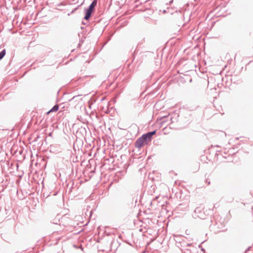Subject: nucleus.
<instances>
[{
	"label": "nucleus",
	"instance_id": "1",
	"mask_svg": "<svg viewBox=\"0 0 253 253\" xmlns=\"http://www.w3.org/2000/svg\"><path fill=\"white\" fill-rule=\"evenodd\" d=\"M151 140L152 139L148 134L146 133L136 140L135 142V146L136 148H140L144 145L147 144L149 142H151Z\"/></svg>",
	"mask_w": 253,
	"mask_h": 253
},
{
	"label": "nucleus",
	"instance_id": "2",
	"mask_svg": "<svg viewBox=\"0 0 253 253\" xmlns=\"http://www.w3.org/2000/svg\"><path fill=\"white\" fill-rule=\"evenodd\" d=\"M206 214L203 211V208L200 207L196 208L193 214V217L194 218H199L202 219H205L206 218Z\"/></svg>",
	"mask_w": 253,
	"mask_h": 253
},
{
	"label": "nucleus",
	"instance_id": "3",
	"mask_svg": "<svg viewBox=\"0 0 253 253\" xmlns=\"http://www.w3.org/2000/svg\"><path fill=\"white\" fill-rule=\"evenodd\" d=\"M173 119L174 118L170 116L169 114L167 116H162L160 119V120L161 121V124L162 125L164 124L165 123L167 122L169 120L171 121V123H173L174 122Z\"/></svg>",
	"mask_w": 253,
	"mask_h": 253
},
{
	"label": "nucleus",
	"instance_id": "4",
	"mask_svg": "<svg viewBox=\"0 0 253 253\" xmlns=\"http://www.w3.org/2000/svg\"><path fill=\"white\" fill-rule=\"evenodd\" d=\"M84 11H85V15H84V19H85L86 20H88L89 19V18L91 16L92 13L93 12V11H92L90 10H89L87 8L84 9Z\"/></svg>",
	"mask_w": 253,
	"mask_h": 253
},
{
	"label": "nucleus",
	"instance_id": "5",
	"mask_svg": "<svg viewBox=\"0 0 253 253\" xmlns=\"http://www.w3.org/2000/svg\"><path fill=\"white\" fill-rule=\"evenodd\" d=\"M97 0H93L90 3V4L89 5L88 8H87V9L90 10L92 11H93L95 9V7L97 5Z\"/></svg>",
	"mask_w": 253,
	"mask_h": 253
},
{
	"label": "nucleus",
	"instance_id": "6",
	"mask_svg": "<svg viewBox=\"0 0 253 253\" xmlns=\"http://www.w3.org/2000/svg\"><path fill=\"white\" fill-rule=\"evenodd\" d=\"M58 109L59 106L57 104H56L50 110L48 113L49 112H56L58 111Z\"/></svg>",
	"mask_w": 253,
	"mask_h": 253
},
{
	"label": "nucleus",
	"instance_id": "7",
	"mask_svg": "<svg viewBox=\"0 0 253 253\" xmlns=\"http://www.w3.org/2000/svg\"><path fill=\"white\" fill-rule=\"evenodd\" d=\"M6 53L5 49H4L0 52V60L5 56Z\"/></svg>",
	"mask_w": 253,
	"mask_h": 253
},
{
	"label": "nucleus",
	"instance_id": "8",
	"mask_svg": "<svg viewBox=\"0 0 253 253\" xmlns=\"http://www.w3.org/2000/svg\"><path fill=\"white\" fill-rule=\"evenodd\" d=\"M156 130H154L151 131H149L147 133V134H148L150 138L152 139V136L156 133Z\"/></svg>",
	"mask_w": 253,
	"mask_h": 253
},
{
	"label": "nucleus",
	"instance_id": "9",
	"mask_svg": "<svg viewBox=\"0 0 253 253\" xmlns=\"http://www.w3.org/2000/svg\"><path fill=\"white\" fill-rule=\"evenodd\" d=\"M179 243L180 244L181 246L182 247H183V248L186 247V244H187V243H185V242H179Z\"/></svg>",
	"mask_w": 253,
	"mask_h": 253
},
{
	"label": "nucleus",
	"instance_id": "10",
	"mask_svg": "<svg viewBox=\"0 0 253 253\" xmlns=\"http://www.w3.org/2000/svg\"><path fill=\"white\" fill-rule=\"evenodd\" d=\"M78 96H79V95H76V96H74V97H73V98L72 99H71L70 100V101H71V100H74L75 99H76V98H77Z\"/></svg>",
	"mask_w": 253,
	"mask_h": 253
},
{
	"label": "nucleus",
	"instance_id": "11",
	"mask_svg": "<svg viewBox=\"0 0 253 253\" xmlns=\"http://www.w3.org/2000/svg\"><path fill=\"white\" fill-rule=\"evenodd\" d=\"M186 246V247H190V246H192V244L191 243H187Z\"/></svg>",
	"mask_w": 253,
	"mask_h": 253
},
{
	"label": "nucleus",
	"instance_id": "12",
	"mask_svg": "<svg viewBox=\"0 0 253 253\" xmlns=\"http://www.w3.org/2000/svg\"><path fill=\"white\" fill-rule=\"evenodd\" d=\"M206 183H208V185H209L210 184V181H208L207 179L206 181Z\"/></svg>",
	"mask_w": 253,
	"mask_h": 253
},
{
	"label": "nucleus",
	"instance_id": "13",
	"mask_svg": "<svg viewBox=\"0 0 253 253\" xmlns=\"http://www.w3.org/2000/svg\"><path fill=\"white\" fill-rule=\"evenodd\" d=\"M172 2H173V0H171L169 2L170 4V3H171Z\"/></svg>",
	"mask_w": 253,
	"mask_h": 253
},
{
	"label": "nucleus",
	"instance_id": "14",
	"mask_svg": "<svg viewBox=\"0 0 253 253\" xmlns=\"http://www.w3.org/2000/svg\"><path fill=\"white\" fill-rule=\"evenodd\" d=\"M122 237V235L119 236V238H121Z\"/></svg>",
	"mask_w": 253,
	"mask_h": 253
},
{
	"label": "nucleus",
	"instance_id": "15",
	"mask_svg": "<svg viewBox=\"0 0 253 253\" xmlns=\"http://www.w3.org/2000/svg\"><path fill=\"white\" fill-rule=\"evenodd\" d=\"M210 222H212V220H210Z\"/></svg>",
	"mask_w": 253,
	"mask_h": 253
}]
</instances>
